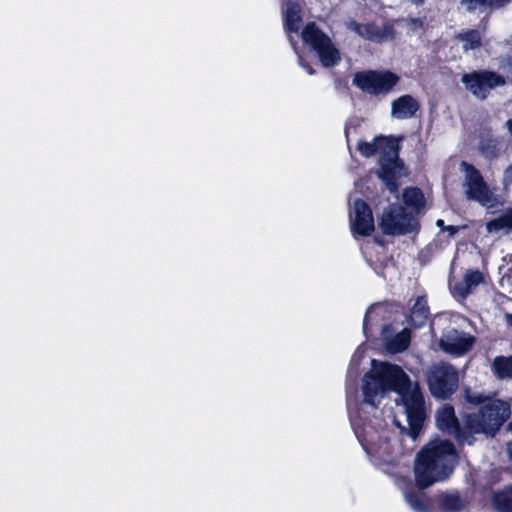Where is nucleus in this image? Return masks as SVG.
I'll list each match as a JSON object with an SVG mask.
<instances>
[{"mask_svg": "<svg viewBox=\"0 0 512 512\" xmlns=\"http://www.w3.org/2000/svg\"><path fill=\"white\" fill-rule=\"evenodd\" d=\"M371 364V371L363 377V403L376 409L380 399L387 392L395 391V403L402 409L408 427L400 425L397 420L395 424L401 429V433L407 434L415 441L426 419L424 396L419 385L413 384L409 376L397 365L378 363L375 359Z\"/></svg>", "mask_w": 512, "mask_h": 512, "instance_id": "f257e3e1", "label": "nucleus"}, {"mask_svg": "<svg viewBox=\"0 0 512 512\" xmlns=\"http://www.w3.org/2000/svg\"><path fill=\"white\" fill-rule=\"evenodd\" d=\"M461 82L475 98L478 100H485L490 92L506 84V79L503 75L490 71V70H474L469 73H464L461 77Z\"/></svg>", "mask_w": 512, "mask_h": 512, "instance_id": "9d476101", "label": "nucleus"}, {"mask_svg": "<svg viewBox=\"0 0 512 512\" xmlns=\"http://www.w3.org/2000/svg\"><path fill=\"white\" fill-rule=\"evenodd\" d=\"M360 416H352L350 415V422H351V425L353 426L354 428V431H355V434L358 438V440L362 443V445H364V442L365 441H369L367 439V435H368V431H367V426L365 423H360Z\"/></svg>", "mask_w": 512, "mask_h": 512, "instance_id": "c85d7f7f", "label": "nucleus"}, {"mask_svg": "<svg viewBox=\"0 0 512 512\" xmlns=\"http://www.w3.org/2000/svg\"><path fill=\"white\" fill-rule=\"evenodd\" d=\"M512 0H461V5L472 13L479 11L484 13L487 11L497 10L507 6Z\"/></svg>", "mask_w": 512, "mask_h": 512, "instance_id": "a211bd4d", "label": "nucleus"}, {"mask_svg": "<svg viewBox=\"0 0 512 512\" xmlns=\"http://www.w3.org/2000/svg\"><path fill=\"white\" fill-rule=\"evenodd\" d=\"M506 322H507V324L509 326L512 327V313L511 314L510 313L506 314Z\"/></svg>", "mask_w": 512, "mask_h": 512, "instance_id": "ea45409f", "label": "nucleus"}, {"mask_svg": "<svg viewBox=\"0 0 512 512\" xmlns=\"http://www.w3.org/2000/svg\"><path fill=\"white\" fill-rule=\"evenodd\" d=\"M419 107L418 101L413 96L402 95L392 101L391 116L398 120L410 119L416 115Z\"/></svg>", "mask_w": 512, "mask_h": 512, "instance_id": "dca6fc26", "label": "nucleus"}, {"mask_svg": "<svg viewBox=\"0 0 512 512\" xmlns=\"http://www.w3.org/2000/svg\"><path fill=\"white\" fill-rule=\"evenodd\" d=\"M482 33L477 29H469L460 32L456 39L463 43V51L475 50L482 46Z\"/></svg>", "mask_w": 512, "mask_h": 512, "instance_id": "4be33fe9", "label": "nucleus"}, {"mask_svg": "<svg viewBox=\"0 0 512 512\" xmlns=\"http://www.w3.org/2000/svg\"><path fill=\"white\" fill-rule=\"evenodd\" d=\"M482 282L483 274L479 270H468L465 273L463 280L457 282L452 287V291L456 296L464 299Z\"/></svg>", "mask_w": 512, "mask_h": 512, "instance_id": "f3484780", "label": "nucleus"}, {"mask_svg": "<svg viewBox=\"0 0 512 512\" xmlns=\"http://www.w3.org/2000/svg\"><path fill=\"white\" fill-rule=\"evenodd\" d=\"M409 485L404 490L406 503L415 512H431L432 498L428 496L426 490L434 482H408Z\"/></svg>", "mask_w": 512, "mask_h": 512, "instance_id": "4468645a", "label": "nucleus"}, {"mask_svg": "<svg viewBox=\"0 0 512 512\" xmlns=\"http://www.w3.org/2000/svg\"><path fill=\"white\" fill-rule=\"evenodd\" d=\"M508 454H509V459L512 462V450H509Z\"/></svg>", "mask_w": 512, "mask_h": 512, "instance_id": "37998d69", "label": "nucleus"}, {"mask_svg": "<svg viewBox=\"0 0 512 512\" xmlns=\"http://www.w3.org/2000/svg\"><path fill=\"white\" fill-rule=\"evenodd\" d=\"M409 26L411 29L423 28L424 21L421 18H411L409 19Z\"/></svg>", "mask_w": 512, "mask_h": 512, "instance_id": "f704fd0d", "label": "nucleus"}, {"mask_svg": "<svg viewBox=\"0 0 512 512\" xmlns=\"http://www.w3.org/2000/svg\"><path fill=\"white\" fill-rule=\"evenodd\" d=\"M479 151L486 159H492L499 154V142L490 133L482 134L479 139Z\"/></svg>", "mask_w": 512, "mask_h": 512, "instance_id": "b1692460", "label": "nucleus"}, {"mask_svg": "<svg viewBox=\"0 0 512 512\" xmlns=\"http://www.w3.org/2000/svg\"><path fill=\"white\" fill-rule=\"evenodd\" d=\"M361 357H362L361 347H358V349L356 350V352L354 353V355H353V357L351 359V363H350V366H349L348 374L351 373V370L353 369V367H357L358 366L359 360H360Z\"/></svg>", "mask_w": 512, "mask_h": 512, "instance_id": "72a5a7b5", "label": "nucleus"}, {"mask_svg": "<svg viewBox=\"0 0 512 512\" xmlns=\"http://www.w3.org/2000/svg\"><path fill=\"white\" fill-rule=\"evenodd\" d=\"M435 421L440 431L453 436L459 444L472 445L474 443L475 438L469 433V430L466 431L461 428L453 406L445 404L438 409L435 415Z\"/></svg>", "mask_w": 512, "mask_h": 512, "instance_id": "9b49d317", "label": "nucleus"}, {"mask_svg": "<svg viewBox=\"0 0 512 512\" xmlns=\"http://www.w3.org/2000/svg\"><path fill=\"white\" fill-rule=\"evenodd\" d=\"M459 230L458 226L448 225L443 231H447L450 236L455 235Z\"/></svg>", "mask_w": 512, "mask_h": 512, "instance_id": "e433bc0d", "label": "nucleus"}, {"mask_svg": "<svg viewBox=\"0 0 512 512\" xmlns=\"http://www.w3.org/2000/svg\"><path fill=\"white\" fill-rule=\"evenodd\" d=\"M426 380L431 394L437 399L446 400L458 389L459 375L451 364L440 362L427 370Z\"/></svg>", "mask_w": 512, "mask_h": 512, "instance_id": "0eeeda50", "label": "nucleus"}, {"mask_svg": "<svg viewBox=\"0 0 512 512\" xmlns=\"http://www.w3.org/2000/svg\"><path fill=\"white\" fill-rule=\"evenodd\" d=\"M439 507L445 512H458L464 509L465 499L460 497L456 491H448L438 496Z\"/></svg>", "mask_w": 512, "mask_h": 512, "instance_id": "aec40b11", "label": "nucleus"}, {"mask_svg": "<svg viewBox=\"0 0 512 512\" xmlns=\"http://www.w3.org/2000/svg\"><path fill=\"white\" fill-rule=\"evenodd\" d=\"M350 226L352 233L369 236L374 231V218L368 204L362 199L354 200L350 207Z\"/></svg>", "mask_w": 512, "mask_h": 512, "instance_id": "f8f14e48", "label": "nucleus"}, {"mask_svg": "<svg viewBox=\"0 0 512 512\" xmlns=\"http://www.w3.org/2000/svg\"><path fill=\"white\" fill-rule=\"evenodd\" d=\"M373 314H374L373 307H370L367 310L364 320H363V333L366 336V338H369L372 336L371 327H372V321L374 320Z\"/></svg>", "mask_w": 512, "mask_h": 512, "instance_id": "2f4dec72", "label": "nucleus"}, {"mask_svg": "<svg viewBox=\"0 0 512 512\" xmlns=\"http://www.w3.org/2000/svg\"><path fill=\"white\" fill-rule=\"evenodd\" d=\"M357 34L365 40L379 42L384 35L380 28L374 23L362 24Z\"/></svg>", "mask_w": 512, "mask_h": 512, "instance_id": "cd10ccee", "label": "nucleus"}, {"mask_svg": "<svg viewBox=\"0 0 512 512\" xmlns=\"http://www.w3.org/2000/svg\"><path fill=\"white\" fill-rule=\"evenodd\" d=\"M289 41L295 51V53L298 55V64L300 67H302L308 74L313 75L315 73L312 66L305 62L304 58L299 54L296 42L294 41L293 37L289 36Z\"/></svg>", "mask_w": 512, "mask_h": 512, "instance_id": "7c9ffc66", "label": "nucleus"}, {"mask_svg": "<svg viewBox=\"0 0 512 512\" xmlns=\"http://www.w3.org/2000/svg\"><path fill=\"white\" fill-rule=\"evenodd\" d=\"M458 461L452 442L436 439L427 443L414 461L415 480H446Z\"/></svg>", "mask_w": 512, "mask_h": 512, "instance_id": "f03ea898", "label": "nucleus"}, {"mask_svg": "<svg viewBox=\"0 0 512 512\" xmlns=\"http://www.w3.org/2000/svg\"><path fill=\"white\" fill-rule=\"evenodd\" d=\"M392 325L386 324L381 328L382 340L389 352L399 353L406 350L410 344V331L405 328L401 332L394 334Z\"/></svg>", "mask_w": 512, "mask_h": 512, "instance_id": "2eb2a0df", "label": "nucleus"}, {"mask_svg": "<svg viewBox=\"0 0 512 512\" xmlns=\"http://www.w3.org/2000/svg\"><path fill=\"white\" fill-rule=\"evenodd\" d=\"M408 1L416 6H421L424 3V0H408Z\"/></svg>", "mask_w": 512, "mask_h": 512, "instance_id": "a19ab883", "label": "nucleus"}, {"mask_svg": "<svg viewBox=\"0 0 512 512\" xmlns=\"http://www.w3.org/2000/svg\"><path fill=\"white\" fill-rule=\"evenodd\" d=\"M464 398L468 403L473 405H484L487 400V397H485L481 392L472 390L469 387H465L464 389Z\"/></svg>", "mask_w": 512, "mask_h": 512, "instance_id": "c756f323", "label": "nucleus"}, {"mask_svg": "<svg viewBox=\"0 0 512 512\" xmlns=\"http://www.w3.org/2000/svg\"><path fill=\"white\" fill-rule=\"evenodd\" d=\"M460 170L463 173L462 187L466 198L479 203L491 213H494L493 209L502 205V202L500 197L489 188L481 172L466 161L460 163Z\"/></svg>", "mask_w": 512, "mask_h": 512, "instance_id": "39448f33", "label": "nucleus"}, {"mask_svg": "<svg viewBox=\"0 0 512 512\" xmlns=\"http://www.w3.org/2000/svg\"><path fill=\"white\" fill-rule=\"evenodd\" d=\"M503 185L505 188L512 186V164L509 165L503 173Z\"/></svg>", "mask_w": 512, "mask_h": 512, "instance_id": "473e14b6", "label": "nucleus"}, {"mask_svg": "<svg viewBox=\"0 0 512 512\" xmlns=\"http://www.w3.org/2000/svg\"><path fill=\"white\" fill-rule=\"evenodd\" d=\"M505 127L508 130L510 136L512 137V117L506 121Z\"/></svg>", "mask_w": 512, "mask_h": 512, "instance_id": "4c0bfd02", "label": "nucleus"}, {"mask_svg": "<svg viewBox=\"0 0 512 512\" xmlns=\"http://www.w3.org/2000/svg\"><path fill=\"white\" fill-rule=\"evenodd\" d=\"M379 226L385 235H405L418 230V222L401 205H389L382 213Z\"/></svg>", "mask_w": 512, "mask_h": 512, "instance_id": "1a4fd4ad", "label": "nucleus"}, {"mask_svg": "<svg viewBox=\"0 0 512 512\" xmlns=\"http://www.w3.org/2000/svg\"><path fill=\"white\" fill-rule=\"evenodd\" d=\"M436 225L437 227H439L442 231L445 229V227H447L445 224H444V221L442 219H438L436 221Z\"/></svg>", "mask_w": 512, "mask_h": 512, "instance_id": "58836bf2", "label": "nucleus"}, {"mask_svg": "<svg viewBox=\"0 0 512 512\" xmlns=\"http://www.w3.org/2000/svg\"><path fill=\"white\" fill-rule=\"evenodd\" d=\"M508 431L512 432V421L507 426Z\"/></svg>", "mask_w": 512, "mask_h": 512, "instance_id": "79ce46f5", "label": "nucleus"}, {"mask_svg": "<svg viewBox=\"0 0 512 512\" xmlns=\"http://www.w3.org/2000/svg\"><path fill=\"white\" fill-rule=\"evenodd\" d=\"M403 200L406 206L412 208L416 212H419L424 206L423 192L417 187L405 189L403 193Z\"/></svg>", "mask_w": 512, "mask_h": 512, "instance_id": "393cba45", "label": "nucleus"}, {"mask_svg": "<svg viewBox=\"0 0 512 512\" xmlns=\"http://www.w3.org/2000/svg\"><path fill=\"white\" fill-rule=\"evenodd\" d=\"M487 231L498 232L503 229H512V209L502 213L499 217L489 221L486 225Z\"/></svg>", "mask_w": 512, "mask_h": 512, "instance_id": "bb28decb", "label": "nucleus"}, {"mask_svg": "<svg viewBox=\"0 0 512 512\" xmlns=\"http://www.w3.org/2000/svg\"><path fill=\"white\" fill-rule=\"evenodd\" d=\"M430 315L427 300L424 296H418L410 312V323L415 328L423 327Z\"/></svg>", "mask_w": 512, "mask_h": 512, "instance_id": "6ab92c4d", "label": "nucleus"}, {"mask_svg": "<svg viewBox=\"0 0 512 512\" xmlns=\"http://www.w3.org/2000/svg\"><path fill=\"white\" fill-rule=\"evenodd\" d=\"M301 22L300 7L293 1H287L284 13V28L288 33H297Z\"/></svg>", "mask_w": 512, "mask_h": 512, "instance_id": "412c9836", "label": "nucleus"}, {"mask_svg": "<svg viewBox=\"0 0 512 512\" xmlns=\"http://www.w3.org/2000/svg\"><path fill=\"white\" fill-rule=\"evenodd\" d=\"M399 82V76L391 71L365 70L356 72L352 84L371 95H386Z\"/></svg>", "mask_w": 512, "mask_h": 512, "instance_id": "6e6552de", "label": "nucleus"}, {"mask_svg": "<svg viewBox=\"0 0 512 512\" xmlns=\"http://www.w3.org/2000/svg\"><path fill=\"white\" fill-rule=\"evenodd\" d=\"M362 24L356 22L355 20H350L347 22L346 26L349 30H352L354 31L355 33L358 32L359 28L361 27Z\"/></svg>", "mask_w": 512, "mask_h": 512, "instance_id": "c9c22d12", "label": "nucleus"}, {"mask_svg": "<svg viewBox=\"0 0 512 512\" xmlns=\"http://www.w3.org/2000/svg\"><path fill=\"white\" fill-rule=\"evenodd\" d=\"M303 42L314 51L325 68L337 66L341 61L340 50L332 39L315 22H308L301 33Z\"/></svg>", "mask_w": 512, "mask_h": 512, "instance_id": "423d86ee", "label": "nucleus"}, {"mask_svg": "<svg viewBox=\"0 0 512 512\" xmlns=\"http://www.w3.org/2000/svg\"><path fill=\"white\" fill-rule=\"evenodd\" d=\"M492 368L498 378H512V355L510 357L497 356L493 361Z\"/></svg>", "mask_w": 512, "mask_h": 512, "instance_id": "a878e982", "label": "nucleus"}, {"mask_svg": "<svg viewBox=\"0 0 512 512\" xmlns=\"http://www.w3.org/2000/svg\"><path fill=\"white\" fill-rule=\"evenodd\" d=\"M510 414L511 407L507 402L492 400L485 403L479 411L466 416V428L471 435L485 434L493 437Z\"/></svg>", "mask_w": 512, "mask_h": 512, "instance_id": "20e7f679", "label": "nucleus"}, {"mask_svg": "<svg viewBox=\"0 0 512 512\" xmlns=\"http://www.w3.org/2000/svg\"><path fill=\"white\" fill-rule=\"evenodd\" d=\"M357 149L365 157L380 154V167L376 173L391 192L396 191L397 179L402 175L403 169L398 143L391 138L379 136L372 142L359 141Z\"/></svg>", "mask_w": 512, "mask_h": 512, "instance_id": "7ed1b4c3", "label": "nucleus"}, {"mask_svg": "<svg viewBox=\"0 0 512 512\" xmlns=\"http://www.w3.org/2000/svg\"><path fill=\"white\" fill-rule=\"evenodd\" d=\"M492 503L499 512H512V486L494 492Z\"/></svg>", "mask_w": 512, "mask_h": 512, "instance_id": "5701e85b", "label": "nucleus"}, {"mask_svg": "<svg viewBox=\"0 0 512 512\" xmlns=\"http://www.w3.org/2000/svg\"><path fill=\"white\" fill-rule=\"evenodd\" d=\"M474 342L475 338L473 336L449 327L443 331L439 346L446 353L460 356L467 353Z\"/></svg>", "mask_w": 512, "mask_h": 512, "instance_id": "ddd939ff", "label": "nucleus"}]
</instances>
